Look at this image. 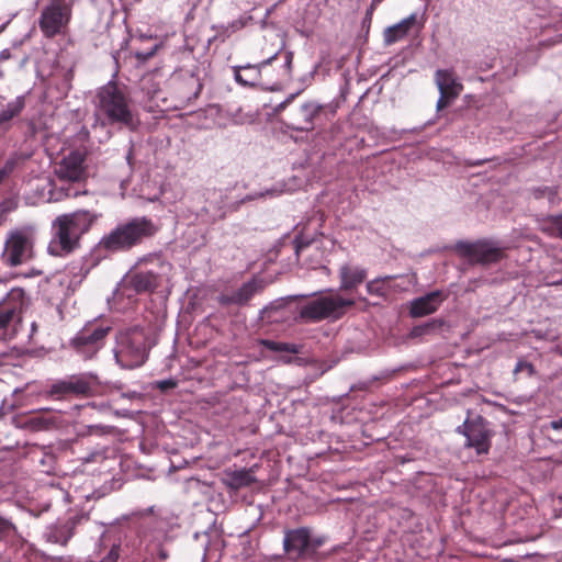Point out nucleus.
<instances>
[{
  "mask_svg": "<svg viewBox=\"0 0 562 562\" xmlns=\"http://www.w3.org/2000/svg\"><path fill=\"white\" fill-rule=\"evenodd\" d=\"M95 99L97 115L103 126L121 125L131 131L136 130L138 119L125 87L110 81L98 90Z\"/></svg>",
  "mask_w": 562,
  "mask_h": 562,
  "instance_id": "f257e3e1",
  "label": "nucleus"
},
{
  "mask_svg": "<svg viewBox=\"0 0 562 562\" xmlns=\"http://www.w3.org/2000/svg\"><path fill=\"white\" fill-rule=\"evenodd\" d=\"M99 218V214L88 210H79L61 214L53 222V238L48 244V252L55 257H65L80 245L81 237L88 233Z\"/></svg>",
  "mask_w": 562,
  "mask_h": 562,
  "instance_id": "f03ea898",
  "label": "nucleus"
},
{
  "mask_svg": "<svg viewBox=\"0 0 562 562\" xmlns=\"http://www.w3.org/2000/svg\"><path fill=\"white\" fill-rule=\"evenodd\" d=\"M158 232L156 224L146 216L130 218L116 225L98 243V250L104 252H123L140 245Z\"/></svg>",
  "mask_w": 562,
  "mask_h": 562,
  "instance_id": "7ed1b4c3",
  "label": "nucleus"
},
{
  "mask_svg": "<svg viewBox=\"0 0 562 562\" xmlns=\"http://www.w3.org/2000/svg\"><path fill=\"white\" fill-rule=\"evenodd\" d=\"M150 348L151 342L146 330L133 327L117 334L114 356L122 368L135 369L145 363Z\"/></svg>",
  "mask_w": 562,
  "mask_h": 562,
  "instance_id": "20e7f679",
  "label": "nucleus"
},
{
  "mask_svg": "<svg viewBox=\"0 0 562 562\" xmlns=\"http://www.w3.org/2000/svg\"><path fill=\"white\" fill-rule=\"evenodd\" d=\"M327 542L324 535L313 536L308 527L286 529L283 551L291 562H308L318 559V550Z\"/></svg>",
  "mask_w": 562,
  "mask_h": 562,
  "instance_id": "39448f33",
  "label": "nucleus"
},
{
  "mask_svg": "<svg viewBox=\"0 0 562 562\" xmlns=\"http://www.w3.org/2000/svg\"><path fill=\"white\" fill-rule=\"evenodd\" d=\"M355 300L345 299L340 295L319 296L302 305L299 317L306 323H317L323 319L341 318L347 307L355 305Z\"/></svg>",
  "mask_w": 562,
  "mask_h": 562,
  "instance_id": "423d86ee",
  "label": "nucleus"
},
{
  "mask_svg": "<svg viewBox=\"0 0 562 562\" xmlns=\"http://www.w3.org/2000/svg\"><path fill=\"white\" fill-rule=\"evenodd\" d=\"M71 0H49L42 9L38 26L44 37L54 38L66 34L72 18Z\"/></svg>",
  "mask_w": 562,
  "mask_h": 562,
  "instance_id": "0eeeda50",
  "label": "nucleus"
},
{
  "mask_svg": "<svg viewBox=\"0 0 562 562\" xmlns=\"http://www.w3.org/2000/svg\"><path fill=\"white\" fill-rule=\"evenodd\" d=\"M98 379L90 373L68 375L50 384L48 395L54 400L83 398L94 395Z\"/></svg>",
  "mask_w": 562,
  "mask_h": 562,
  "instance_id": "6e6552de",
  "label": "nucleus"
},
{
  "mask_svg": "<svg viewBox=\"0 0 562 562\" xmlns=\"http://www.w3.org/2000/svg\"><path fill=\"white\" fill-rule=\"evenodd\" d=\"M454 250L473 265L490 266L506 258V247H501L492 239H479L476 241H458Z\"/></svg>",
  "mask_w": 562,
  "mask_h": 562,
  "instance_id": "1a4fd4ad",
  "label": "nucleus"
},
{
  "mask_svg": "<svg viewBox=\"0 0 562 562\" xmlns=\"http://www.w3.org/2000/svg\"><path fill=\"white\" fill-rule=\"evenodd\" d=\"M1 257L8 267H18L33 259V233L29 229H14L10 232Z\"/></svg>",
  "mask_w": 562,
  "mask_h": 562,
  "instance_id": "9d476101",
  "label": "nucleus"
},
{
  "mask_svg": "<svg viewBox=\"0 0 562 562\" xmlns=\"http://www.w3.org/2000/svg\"><path fill=\"white\" fill-rule=\"evenodd\" d=\"M278 58V54H274L270 58L256 64H247L244 66H234V78L236 82L244 87H260L262 89L274 90L278 85V80L268 78L265 72L269 70L270 61H274Z\"/></svg>",
  "mask_w": 562,
  "mask_h": 562,
  "instance_id": "9b49d317",
  "label": "nucleus"
},
{
  "mask_svg": "<svg viewBox=\"0 0 562 562\" xmlns=\"http://www.w3.org/2000/svg\"><path fill=\"white\" fill-rule=\"evenodd\" d=\"M110 330L111 327L100 324L86 325L72 338L71 346L86 360L91 359L104 346L105 338Z\"/></svg>",
  "mask_w": 562,
  "mask_h": 562,
  "instance_id": "f8f14e48",
  "label": "nucleus"
},
{
  "mask_svg": "<svg viewBox=\"0 0 562 562\" xmlns=\"http://www.w3.org/2000/svg\"><path fill=\"white\" fill-rule=\"evenodd\" d=\"M457 432L467 438L465 447L475 449L477 454L488 453L493 432L488 428L487 422L482 416H476L473 419L468 417L463 424L457 428Z\"/></svg>",
  "mask_w": 562,
  "mask_h": 562,
  "instance_id": "ddd939ff",
  "label": "nucleus"
},
{
  "mask_svg": "<svg viewBox=\"0 0 562 562\" xmlns=\"http://www.w3.org/2000/svg\"><path fill=\"white\" fill-rule=\"evenodd\" d=\"M322 116H327V108L307 102L290 113V126L301 132L311 131L322 123Z\"/></svg>",
  "mask_w": 562,
  "mask_h": 562,
  "instance_id": "4468645a",
  "label": "nucleus"
},
{
  "mask_svg": "<svg viewBox=\"0 0 562 562\" xmlns=\"http://www.w3.org/2000/svg\"><path fill=\"white\" fill-rule=\"evenodd\" d=\"M171 87L173 97L181 106H186L198 99L203 89L200 78L190 72L173 77Z\"/></svg>",
  "mask_w": 562,
  "mask_h": 562,
  "instance_id": "2eb2a0df",
  "label": "nucleus"
},
{
  "mask_svg": "<svg viewBox=\"0 0 562 562\" xmlns=\"http://www.w3.org/2000/svg\"><path fill=\"white\" fill-rule=\"evenodd\" d=\"M23 291L13 290L10 292L7 302L0 306V338L9 337L8 330L13 322L20 323L23 310Z\"/></svg>",
  "mask_w": 562,
  "mask_h": 562,
  "instance_id": "dca6fc26",
  "label": "nucleus"
},
{
  "mask_svg": "<svg viewBox=\"0 0 562 562\" xmlns=\"http://www.w3.org/2000/svg\"><path fill=\"white\" fill-rule=\"evenodd\" d=\"M85 155L80 151H71L66 156L56 168V175L59 180L68 182H78L85 179L86 169L83 167Z\"/></svg>",
  "mask_w": 562,
  "mask_h": 562,
  "instance_id": "f3484780",
  "label": "nucleus"
},
{
  "mask_svg": "<svg viewBox=\"0 0 562 562\" xmlns=\"http://www.w3.org/2000/svg\"><path fill=\"white\" fill-rule=\"evenodd\" d=\"M160 283L158 273L149 270H135L125 278L124 286L133 290L135 293H151Z\"/></svg>",
  "mask_w": 562,
  "mask_h": 562,
  "instance_id": "a211bd4d",
  "label": "nucleus"
},
{
  "mask_svg": "<svg viewBox=\"0 0 562 562\" xmlns=\"http://www.w3.org/2000/svg\"><path fill=\"white\" fill-rule=\"evenodd\" d=\"M261 289V284L256 279H252L232 293H222L218 296V303L224 306L246 305Z\"/></svg>",
  "mask_w": 562,
  "mask_h": 562,
  "instance_id": "6ab92c4d",
  "label": "nucleus"
},
{
  "mask_svg": "<svg viewBox=\"0 0 562 562\" xmlns=\"http://www.w3.org/2000/svg\"><path fill=\"white\" fill-rule=\"evenodd\" d=\"M442 291H432L424 296L417 297L412 302L409 314L413 317H423L435 313L441 303L446 300Z\"/></svg>",
  "mask_w": 562,
  "mask_h": 562,
  "instance_id": "aec40b11",
  "label": "nucleus"
},
{
  "mask_svg": "<svg viewBox=\"0 0 562 562\" xmlns=\"http://www.w3.org/2000/svg\"><path fill=\"white\" fill-rule=\"evenodd\" d=\"M435 81L440 94L458 98L463 86L460 83L452 70L438 69L435 74Z\"/></svg>",
  "mask_w": 562,
  "mask_h": 562,
  "instance_id": "412c9836",
  "label": "nucleus"
},
{
  "mask_svg": "<svg viewBox=\"0 0 562 562\" xmlns=\"http://www.w3.org/2000/svg\"><path fill=\"white\" fill-rule=\"evenodd\" d=\"M416 22L417 15L413 13L401 22L386 27L383 32L384 44L389 46L405 38Z\"/></svg>",
  "mask_w": 562,
  "mask_h": 562,
  "instance_id": "4be33fe9",
  "label": "nucleus"
},
{
  "mask_svg": "<svg viewBox=\"0 0 562 562\" xmlns=\"http://www.w3.org/2000/svg\"><path fill=\"white\" fill-rule=\"evenodd\" d=\"M340 290L349 291L360 285L367 278V270L360 267L344 265L339 269Z\"/></svg>",
  "mask_w": 562,
  "mask_h": 562,
  "instance_id": "5701e85b",
  "label": "nucleus"
},
{
  "mask_svg": "<svg viewBox=\"0 0 562 562\" xmlns=\"http://www.w3.org/2000/svg\"><path fill=\"white\" fill-rule=\"evenodd\" d=\"M256 479L252 475L251 469H240L226 473L225 484L232 490H239L241 487L250 486L255 483Z\"/></svg>",
  "mask_w": 562,
  "mask_h": 562,
  "instance_id": "b1692460",
  "label": "nucleus"
},
{
  "mask_svg": "<svg viewBox=\"0 0 562 562\" xmlns=\"http://www.w3.org/2000/svg\"><path fill=\"white\" fill-rule=\"evenodd\" d=\"M25 108V97L19 95L0 110V125L9 123L19 116Z\"/></svg>",
  "mask_w": 562,
  "mask_h": 562,
  "instance_id": "393cba45",
  "label": "nucleus"
},
{
  "mask_svg": "<svg viewBox=\"0 0 562 562\" xmlns=\"http://www.w3.org/2000/svg\"><path fill=\"white\" fill-rule=\"evenodd\" d=\"M394 277L386 276L383 278H376L367 283V291L371 295H376L380 297H386L391 293L392 281Z\"/></svg>",
  "mask_w": 562,
  "mask_h": 562,
  "instance_id": "a878e982",
  "label": "nucleus"
},
{
  "mask_svg": "<svg viewBox=\"0 0 562 562\" xmlns=\"http://www.w3.org/2000/svg\"><path fill=\"white\" fill-rule=\"evenodd\" d=\"M26 425L35 431L46 430L57 425V418L48 413H38L30 416Z\"/></svg>",
  "mask_w": 562,
  "mask_h": 562,
  "instance_id": "bb28decb",
  "label": "nucleus"
},
{
  "mask_svg": "<svg viewBox=\"0 0 562 562\" xmlns=\"http://www.w3.org/2000/svg\"><path fill=\"white\" fill-rule=\"evenodd\" d=\"M260 345L266 349L273 352H288L292 355H297L302 351V346L290 342L274 341L270 339L260 340Z\"/></svg>",
  "mask_w": 562,
  "mask_h": 562,
  "instance_id": "cd10ccee",
  "label": "nucleus"
},
{
  "mask_svg": "<svg viewBox=\"0 0 562 562\" xmlns=\"http://www.w3.org/2000/svg\"><path fill=\"white\" fill-rule=\"evenodd\" d=\"M541 229L550 237L562 239V214L549 216L543 222Z\"/></svg>",
  "mask_w": 562,
  "mask_h": 562,
  "instance_id": "c85d7f7f",
  "label": "nucleus"
},
{
  "mask_svg": "<svg viewBox=\"0 0 562 562\" xmlns=\"http://www.w3.org/2000/svg\"><path fill=\"white\" fill-rule=\"evenodd\" d=\"M272 63L273 61H270L269 70H267L265 72V75L268 78H273V79L278 80V85L274 88V90H276V89H279V87L281 86L282 79L290 76L291 64H292V54L291 53H286V55H285V63H284V65L281 66V69H280V71L277 75L274 74L276 71L272 68Z\"/></svg>",
  "mask_w": 562,
  "mask_h": 562,
  "instance_id": "c756f323",
  "label": "nucleus"
},
{
  "mask_svg": "<svg viewBox=\"0 0 562 562\" xmlns=\"http://www.w3.org/2000/svg\"><path fill=\"white\" fill-rule=\"evenodd\" d=\"M214 200L216 201V214L213 220H223L226 216V212L224 211V195L221 190L211 189L206 191V201Z\"/></svg>",
  "mask_w": 562,
  "mask_h": 562,
  "instance_id": "7c9ffc66",
  "label": "nucleus"
},
{
  "mask_svg": "<svg viewBox=\"0 0 562 562\" xmlns=\"http://www.w3.org/2000/svg\"><path fill=\"white\" fill-rule=\"evenodd\" d=\"M315 241V236H307L304 233H300L295 236L293 244H294V251L297 258H300L301 254L308 248Z\"/></svg>",
  "mask_w": 562,
  "mask_h": 562,
  "instance_id": "2f4dec72",
  "label": "nucleus"
},
{
  "mask_svg": "<svg viewBox=\"0 0 562 562\" xmlns=\"http://www.w3.org/2000/svg\"><path fill=\"white\" fill-rule=\"evenodd\" d=\"M113 427L103 425H88L80 432L79 436H103L112 432Z\"/></svg>",
  "mask_w": 562,
  "mask_h": 562,
  "instance_id": "473e14b6",
  "label": "nucleus"
},
{
  "mask_svg": "<svg viewBox=\"0 0 562 562\" xmlns=\"http://www.w3.org/2000/svg\"><path fill=\"white\" fill-rule=\"evenodd\" d=\"M30 157L31 155L27 153L14 151L9 156L5 162L13 167L14 169H16L18 167L22 166L26 160H29Z\"/></svg>",
  "mask_w": 562,
  "mask_h": 562,
  "instance_id": "72a5a7b5",
  "label": "nucleus"
},
{
  "mask_svg": "<svg viewBox=\"0 0 562 562\" xmlns=\"http://www.w3.org/2000/svg\"><path fill=\"white\" fill-rule=\"evenodd\" d=\"M245 26V23L241 19L234 20L226 26H221L222 32L218 35L229 36L236 31L241 30Z\"/></svg>",
  "mask_w": 562,
  "mask_h": 562,
  "instance_id": "f704fd0d",
  "label": "nucleus"
},
{
  "mask_svg": "<svg viewBox=\"0 0 562 562\" xmlns=\"http://www.w3.org/2000/svg\"><path fill=\"white\" fill-rule=\"evenodd\" d=\"M434 328H435V322L415 326L411 330V337H420L423 335L428 334Z\"/></svg>",
  "mask_w": 562,
  "mask_h": 562,
  "instance_id": "c9c22d12",
  "label": "nucleus"
},
{
  "mask_svg": "<svg viewBox=\"0 0 562 562\" xmlns=\"http://www.w3.org/2000/svg\"><path fill=\"white\" fill-rule=\"evenodd\" d=\"M53 541L66 546L71 538L70 530L60 529L50 536Z\"/></svg>",
  "mask_w": 562,
  "mask_h": 562,
  "instance_id": "e433bc0d",
  "label": "nucleus"
},
{
  "mask_svg": "<svg viewBox=\"0 0 562 562\" xmlns=\"http://www.w3.org/2000/svg\"><path fill=\"white\" fill-rule=\"evenodd\" d=\"M14 530V525L0 516V540L8 537Z\"/></svg>",
  "mask_w": 562,
  "mask_h": 562,
  "instance_id": "4c0bfd02",
  "label": "nucleus"
},
{
  "mask_svg": "<svg viewBox=\"0 0 562 562\" xmlns=\"http://www.w3.org/2000/svg\"><path fill=\"white\" fill-rule=\"evenodd\" d=\"M527 371L529 375L535 374V367L525 360H519L514 369V373Z\"/></svg>",
  "mask_w": 562,
  "mask_h": 562,
  "instance_id": "58836bf2",
  "label": "nucleus"
},
{
  "mask_svg": "<svg viewBox=\"0 0 562 562\" xmlns=\"http://www.w3.org/2000/svg\"><path fill=\"white\" fill-rule=\"evenodd\" d=\"M119 560V551L116 548H112L109 553L100 561V562H117ZM93 562V561H87Z\"/></svg>",
  "mask_w": 562,
  "mask_h": 562,
  "instance_id": "ea45409f",
  "label": "nucleus"
},
{
  "mask_svg": "<svg viewBox=\"0 0 562 562\" xmlns=\"http://www.w3.org/2000/svg\"><path fill=\"white\" fill-rule=\"evenodd\" d=\"M456 98L449 97V95H442L440 94L438 101H437V110L440 111L449 105V103L454 100Z\"/></svg>",
  "mask_w": 562,
  "mask_h": 562,
  "instance_id": "a19ab883",
  "label": "nucleus"
},
{
  "mask_svg": "<svg viewBox=\"0 0 562 562\" xmlns=\"http://www.w3.org/2000/svg\"><path fill=\"white\" fill-rule=\"evenodd\" d=\"M379 2H380V0H372L370 7L367 9L364 20L368 21L369 23L372 20L373 12H374V10H375V8H376Z\"/></svg>",
  "mask_w": 562,
  "mask_h": 562,
  "instance_id": "79ce46f5",
  "label": "nucleus"
},
{
  "mask_svg": "<svg viewBox=\"0 0 562 562\" xmlns=\"http://www.w3.org/2000/svg\"><path fill=\"white\" fill-rule=\"evenodd\" d=\"M177 386V383L176 381L169 379V380H164V381H160L158 383V387L161 390V391H166V390H169V389H173Z\"/></svg>",
  "mask_w": 562,
  "mask_h": 562,
  "instance_id": "37998d69",
  "label": "nucleus"
},
{
  "mask_svg": "<svg viewBox=\"0 0 562 562\" xmlns=\"http://www.w3.org/2000/svg\"><path fill=\"white\" fill-rule=\"evenodd\" d=\"M154 54H155V49H153V50H150V52H148V53H140V52H137V53H136V58H137L138 60L145 61V60L149 59L150 57H153V56H154Z\"/></svg>",
  "mask_w": 562,
  "mask_h": 562,
  "instance_id": "c03bdc74",
  "label": "nucleus"
},
{
  "mask_svg": "<svg viewBox=\"0 0 562 562\" xmlns=\"http://www.w3.org/2000/svg\"><path fill=\"white\" fill-rule=\"evenodd\" d=\"M15 169L13 167H11L10 165H8L7 162H4V165L2 166V168H0V171L2 175H4L7 178L14 171Z\"/></svg>",
  "mask_w": 562,
  "mask_h": 562,
  "instance_id": "a18cd8bd",
  "label": "nucleus"
},
{
  "mask_svg": "<svg viewBox=\"0 0 562 562\" xmlns=\"http://www.w3.org/2000/svg\"><path fill=\"white\" fill-rule=\"evenodd\" d=\"M78 194H79V192L76 191V190H72L70 188L66 189V196L67 198H76V196H78Z\"/></svg>",
  "mask_w": 562,
  "mask_h": 562,
  "instance_id": "49530a36",
  "label": "nucleus"
},
{
  "mask_svg": "<svg viewBox=\"0 0 562 562\" xmlns=\"http://www.w3.org/2000/svg\"><path fill=\"white\" fill-rule=\"evenodd\" d=\"M294 98V95H291V98L286 99L284 102H282L279 106L284 108L288 103L291 102V100Z\"/></svg>",
  "mask_w": 562,
  "mask_h": 562,
  "instance_id": "de8ad7c7",
  "label": "nucleus"
},
{
  "mask_svg": "<svg viewBox=\"0 0 562 562\" xmlns=\"http://www.w3.org/2000/svg\"><path fill=\"white\" fill-rule=\"evenodd\" d=\"M486 160H479V161H475L473 162L472 165L474 166H482Z\"/></svg>",
  "mask_w": 562,
  "mask_h": 562,
  "instance_id": "09e8293b",
  "label": "nucleus"
},
{
  "mask_svg": "<svg viewBox=\"0 0 562 562\" xmlns=\"http://www.w3.org/2000/svg\"><path fill=\"white\" fill-rule=\"evenodd\" d=\"M544 191H548V192H549V194H550V195H552V196L555 194V192H554L552 189H549V188H546V189L543 190V192H544Z\"/></svg>",
  "mask_w": 562,
  "mask_h": 562,
  "instance_id": "8fccbe9b",
  "label": "nucleus"
},
{
  "mask_svg": "<svg viewBox=\"0 0 562 562\" xmlns=\"http://www.w3.org/2000/svg\"><path fill=\"white\" fill-rule=\"evenodd\" d=\"M561 284H562V279L559 280V281L550 283V285H561Z\"/></svg>",
  "mask_w": 562,
  "mask_h": 562,
  "instance_id": "3c124183",
  "label": "nucleus"
},
{
  "mask_svg": "<svg viewBox=\"0 0 562 562\" xmlns=\"http://www.w3.org/2000/svg\"><path fill=\"white\" fill-rule=\"evenodd\" d=\"M554 428H562V418L554 425Z\"/></svg>",
  "mask_w": 562,
  "mask_h": 562,
  "instance_id": "603ef678",
  "label": "nucleus"
},
{
  "mask_svg": "<svg viewBox=\"0 0 562 562\" xmlns=\"http://www.w3.org/2000/svg\"><path fill=\"white\" fill-rule=\"evenodd\" d=\"M206 213H209L211 211V207H207V206H204L203 209Z\"/></svg>",
  "mask_w": 562,
  "mask_h": 562,
  "instance_id": "864d4df0",
  "label": "nucleus"
},
{
  "mask_svg": "<svg viewBox=\"0 0 562 562\" xmlns=\"http://www.w3.org/2000/svg\"><path fill=\"white\" fill-rule=\"evenodd\" d=\"M329 113L331 114V116H334L335 115V110H330Z\"/></svg>",
  "mask_w": 562,
  "mask_h": 562,
  "instance_id": "5fc2aeb1",
  "label": "nucleus"
}]
</instances>
